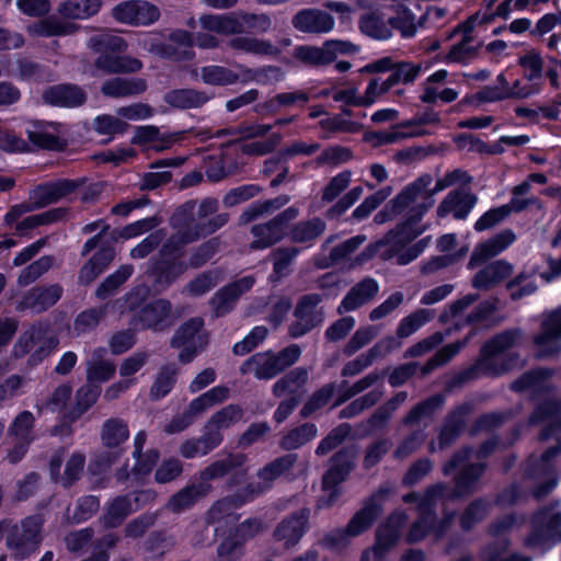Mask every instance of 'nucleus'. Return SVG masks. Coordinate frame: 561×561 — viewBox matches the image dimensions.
Returning <instances> with one entry per match:
<instances>
[{
  "label": "nucleus",
  "instance_id": "2f4dec72",
  "mask_svg": "<svg viewBox=\"0 0 561 561\" xmlns=\"http://www.w3.org/2000/svg\"><path fill=\"white\" fill-rule=\"evenodd\" d=\"M102 8V0H62L57 12L65 21H84L96 15Z\"/></svg>",
  "mask_w": 561,
  "mask_h": 561
},
{
  "label": "nucleus",
  "instance_id": "f03ea898",
  "mask_svg": "<svg viewBox=\"0 0 561 561\" xmlns=\"http://www.w3.org/2000/svg\"><path fill=\"white\" fill-rule=\"evenodd\" d=\"M89 48L101 53L95 61V67L106 73L136 72L141 69V62L131 57L116 56L127 48L126 42L118 35L102 32L92 36L88 42Z\"/></svg>",
  "mask_w": 561,
  "mask_h": 561
},
{
  "label": "nucleus",
  "instance_id": "a18cd8bd",
  "mask_svg": "<svg viewBox=\"0 0 561 561\" xmlns=\"http://www.w3.org/2000/svg\"><path fill=\"white\" fill-rule=\"evenodd\" d=\"M146 89V82L142 79H123L116 78L106 81L102 85L104 95L112 98H123L138 94Z\"/></svg>",
  "mask_w": 561,
  "mask_h": 561
},
{
  "label": "nucleus",
  "instance_id": "de8ad7c7",
  "mask_svg": "<svg viewBox=\"0 0 561 561\" xmlns=\"http://www.w3.org/2000/svg\"><path fill=\"white\" fill-rule=\"evenodd\" d=\"M442 493V486H436L430 490L425 496V500L420 505V511L422 516L419 522H416L408 534V541L415 542L425 537L428 531V523L432 520V516L426 512L427 507L432 504L435 496Z\"/></svg>",
  "mask_w": 561,
  "mask_h": 561
},
{
  "label": "nucleus",
  "instance_id": "f8f14e48",
  "mask_svg": "<svg viewBox=\"0 0 561 561\" xmlns=\"http://www.w3.org/2000/svg\"><path fill=\"white\" fill-rule=\"evenodd\" d=\"M405 516L401 513L393 514L382 524L376 534V542L371 550L364 552L362 561H385L387 553L397 543Z\"/></svg>",
  "mask_w": 561,
  "mask_h": 561
},
{
  "label": "nucleus",
  "instance_id": "20e7f679",
  "mask_svg": "<svg viewBox=\"0 0 561 561\" xmlns=\"http://www.w3.org/2000/svg\"><path fill=\"white\" fill-rule=\"evenodd\" d=\"M77 188L78 183L71 180H58L38 185L30 192L28 202L11 207L4 216V221L11 226L24 214L67 198Z\"/></svg>",
  "mask_w": 561,
  "mask_h": 561
},
{
  "label": "nucleus",
  "instance_id": "79ce46f5",
  "mask_svg": "<svg viewBox=\"0 0 561 561\" xmlns=\"http://www.w3.org/2000/svg\"><path fill=\"white\" fill-rule=\"evenodd\" d=\"M106 351L98 348L92 353L91 359L87 364V377L90 382H104L110 380L115 374V365L111 360H104Z\"/></svg>",
  "mask_w": 561,
  "mask_h": 561
},
{
  "label": "nucleus",
  "instance_id": "cd10ccee",
  "mask_svg": "<svg viewBox=\"0 0 561 561\" xmlns=\"http://www.w3.org/2000/svg\"><path fill=\"white\" fill-rule=\"evenodd\" d=\"M229 397V389L225 386H217L203 393L198 398L194 399L187 411L184 414V419L186 420L181 426H176L174 430L181 431L185 428L192 420L202 414L204 411L210 409L215 404L221 403L227 400Z\"/></svg>",
  "mask_w": 561,
  "mask_h": 561
},
{
  "label": "nucleus",
  "instance_id": "dca6fc26",
  "mask_svg": "<svg viewBox=\"0 0 561 561\" xmlns=\"http://www.w3.org/2000/svg\"><path fill=\"white\" fill-rule=\"evenodd\" d=\"M297 215L298 210L295 207H289L271 222L253 227L254 240L251 248L265 249L279 241L285 234L286 222L295 219Z\"/></svg>",
  "mask_w": 561,
  "mask_h": 561
},
{
  "label": "nucleus",
  "instance_id": "6e6552de",
  "mask_svg": "<svg viewBox=\"0 0 561 561\" xmlns=\"http://www.w3.org/2000/svg\"><path fill=\"white\" fill-rule=\"evenodd\" d=\"M522 337L519 330H511L496 335L482 348L479 368L486 375H500L512 368L511 364L502 363L504 353L517 344Z\"/></svg>",
  "mask_w": 561,
  "mask_h": 561
},
{
  "label": "nucleus",
  "instance_id": "4c0bfd02",
  "mask_svg": "<svg viewBox=\"0 0 561 561\" xmlns=\"http://www.w3.org/2000/svg\"><path fill=\"white\" fill-rule=\"evenodd\" d=\"M62 454L55 455L51 458L50 474L54 480L60 481L64 485H69L80 477L84 466V457L81 454L71 455L66 462L64 474L60 476Z\"/></svg>",
  "mask_w": 561,
  "mask_h": 561
},
{
  "label": "nucleus",
  "instance_id": "4d7b16f0",
  "mask_svg": "<svg viewBox=\"0 0 561 561\" xmlns=\"http://www.w3.org/2000/svg\"><path fill=\"white\" fill-rule=\"evenodd\" d=\"M204 83L211 85H228L238 80V75L221 66H207L201 70Z\"/></svg>",
  "mask_w": 561,
  "mask_h": 561
},
{
  "label": "nucleus",
  "instance_id": "393cba45",
  "mask_svg": "<svg viewBox=\"0 0 561 561\" xmlns=\"http://www.w3.org/2000/svg\"><path fill=\"white\" fill-rule=\"evenodd\" d=\"M79 26L55 15L30 23L26 32L31 37L68 36L75 34Z\"/></svg>",
  "mask_w": 561,
  "mask_h": 561
},
{
  "label": "nucleus",
  "instance_id": "473e14b6",
  "mask_svg": "<svg viewBox=\"0 0 561 561\" xmlns=\"http://www.w3.org/2000/svg\"><path fill=\"white\" fill-rule=\"evenodd\" d=\"M398 346V342L394 337L389 336L377 342L367 353L362 354L356 359L345 365L343 369L344 375H356L364 368L373 364V362L386 355L391 350Z\"/></svg>",
  "mask_w": 561,
  "mask_h": 561
},
{
  "label": "nucleus",
  "instance_id": "680f3d73",
  "mask_svg": "<svg viewBox=\"0 0 561 561\" xmlns=\"http://www.w3.org/2000/svg\"><path fill=\"white\" fill-rule=\"evenodd\" d=\"M129 436L126 424L118 420H110L103 425L102 440L107 447H116Z\"/></svg>",
  "mask_w": 561,
  "mask_h": 561
},
{
  "label": "nucleus",
  "instance_id": "052dcab7",
  "mask_svg": "<svg viewBox=\"0 0 561 561\" xmlns=\"http://www.w3.org/2000/svg\"><path fill=\"white\" fill-rule=\"evenodd\" d=\"M317 427L313 424H304L302 426L290 431L282 439L284 449H296L317 436Z\"/></svg>",
  "mask_w": 561,
  "mask_h": 561
},
{
  "label": "nucleus",
  "instance_id": "c03bdc74",
  "mask_svg": "<svg viewBox=\"0 0 561 561\" xmlns=\"http://www.w3.org/2000/svg\"><path fill=\"white\" fill-rule=\"evenodd\" d=\"M540 90V82L534 81L530 78L524 76L522 79H517L511 85L493 94H485V101H497L506 98H527L531 94L537 93Z\"/></svg>",
  "mask_w": 561,
  "mask_h": 561
},
{
  "label": "nucleus",
  "instance_id": "9b49d317",
  "mask_svg": "<svg viewBox=\"0 0 561 561\" xmlns=\"http://www.w3.org/2000/svg\"><path fill=\"white\" fill-rule=\"evenodd\" d=\"M561 527V514L556 506L539 511L531 520V531L526 538L528 547H550Z\"/></svg>",
  "mask_w": 561,
  "mask_h": 561
},
{
  "label": "nucleus",
  "instance_id": "39448f33",
  "mask_svg": "<svg viewBox=\"0 0 561 561\" xmlns=\"http://www.w3.org/2000/svg\"><path fill=\"white\" fill-rule=\"evenodd\" d=\"M199 21L204 30L222 35L241 33L245 30L264 32L271 26L268 16L263 14H208L203 15Z\"/></svg>",
  "mask_w": 561,
  "mask_h": 561
},
{
  "label": "nucleus",
  "instance_id": "a19ab883",
  "mask_svg": "<svg viewBox=\"0 0 561 561\" xmlns=\"http://www.w3.org/2000/svg\"><path fill=\"white\" fill-rule=\"evenodd\" d=\"M171 306L167 300H156L141 309L138 319L134 322L136 328L158 329L169 317Z\"/></svg>",
  "mask_w": 561,
  "mask_h": 561
},
{
  "label": "nucleus",
  "instance_id": "423d86ee",
  "mask_svg": "<svg viewBox=\"0 0 561 561\" xmlns=\"http://www.w3.org/2000/svg\"><path fill=\"white\" fill-rule=\"evenodd\" d=\"M360 31L375 38L388 39L392 36V28L398 30L403 37H412L416 33L415 15L409 10H402V16L391 15L385 21L377 12L362 16Z\"/></svg>",
  "mask_w": 561,
  "mask_h": 561
},
{
  "label": "nucleus",
  "instance_id": "ea45409f",
  "mask_svg": "<svg viewBox=\"0 0 561 561\" xmlns=\"http://www.w3.org/2000/svg\"><path fill=\"white\" fill-rule=\"evenodd\" d=\"M62 288L59 285H51L45 288H33L25 296L22 306L36 312L46 310L55 305L61 297Z\"/></svg>",
  "mask_w": 561,
  "mask_h": 561
},
{
  "label": "nucleus",
  "instance_id": "b1692460",
  "mask_svg": "<svg viewBox=\"0 0 561 561\" xmlns=\"http://www.w3.org/2000/svg\"><path fill=\"white\" fill-rule=\"evenodd\" d=\"M87 95L82 89L72 84H57L43 92L45 103L60 107H76L84 103Z\"/></svg>",
  "mask_w": 561,
  "mask_h": 561
},
{
  "label": "nucleus",
  "instance_id": "0eeeda50",
  "mask_svg": "<svg viewBox=\"0 0 561 561\" xmlns=\"http://www.w3.org/2000/svg\"><path fill=\"white\" fill-rule=\"evenodd\" d=\"M42 522L38 517H30L21 526L0 524V538L5 537L9 549L18 559L32 553L39 542Z\"/></svg>",
  "mask_w": 561,
  "mask_h": 561
},
{
  "label": "nucleus",
  "instance_id": "4468645a",
  "mask_svg": "<svg viewBox=\"0 0 561 561\" xmlns=\"http://www.w3.org/2000/svg\"><path fill=\"white\" fill-rule=\"evenodd\" d=\"M112 16L119 23L146 26L154 23L159 16V9L146 1H124L112 9Z\"/></svg>",
  "mask_w": 561,
  "mask_h": 561
},
{
  "label": "nucleus",
  "instance_id": "774afa93",
  "mask_svg": "<svg viewBox=\"0 0 561 561\" xmlns=\"http://www.w3.org/2000/svg\"><path fill=\"white\" fill-rule=\"evenodd\" d=\"M207 489L196 488L194 485L175 494L169 502V507L173 512H180L191 506L199 496L205 494Z\"/></svg>",
  "mask_w": 561,
  "mask_h": 561
},
{
  "label": "nucleus",
  "instance_id": "a878e982",
  "mask_svg": "<svg viewBox=\"0 0 561 561\" xmlns=\"http://www.w3.org/2000/svg\"><path fill=\"white\" fill-rule=\"evenodd\" d=\"M515 240V234L510 230H504L488 241L480 243L473 251L468 267L474 268L488 259L497 255L511 245Z\"/></svg>",
  "mask_w": 561,
  "mask_h": 561
},
{
  "label": "nucleus",
  "instance_id": "aec40b11",
  "mask_svg": "<svg viewBox=\"0 0 561 561\" xmlns=\"http://www.w3.org/2000/svg\"><path fill=\"white\" fill-rule=\"evenodd\" d=\"M438 122L439 117L436 113L426 112L414 119L407 121L401 126L376 133L374 136L375 142L378 145L393 144L407 137L420 136L423 134V130H421L419 126L426 124H437Z\"/></svg>",
  "mask_w": 561,
  "mask_h": 561
},
{
  "label": "nucleus",
  "instance_id": "e2e57ef3",
  "mask_svg": "<svg viewBox=\"0 0 561 561\" xmlns=\"http://www.w3.org/2000/svg\"><path fill=\"white\" fill-rule=\"evenodd\" d=\"M134 268L131 265L121 266L114 274L108 276L98 288L96 296L105 299L111 296L124 282H126L133 274Z\"/></svg>",
  "mask_w": 561,
  "mask_h": 561
},
{
  "label": "nucleus",
  "instance_id": "4be33fe9",
  "mask_svg": "<svg viewBox=\"0 0 561 561\" xmlns=\"http://www.w3.org/2000/svg\"><path fill=\"white\" fill-rule=\"evenodd\" d=\"M56 345L57 341L48 334L47 330L43 329L42 327L32 328L19 340L18 344L15 345V353L18 355H23L28 352H34V354L42 357L54 350Z\"/></svg>",
  "mask_w": 561,
  "mask_h": 561
},
{
  "label": "nucleus",
  "instance_id": "c85d7f7f",
  "mask_svg": "<svg viewBox=\"0 0 561 561\" xmlns=\"http://www.w3.org/2000/svg\"><path fill=\"white\" fill-rule=\"evenodd\" d=\"M477 203V197L465 191L450 192L437 208L439 217L453 215L457 219H465Z\"/></svg>",
  "mask_w": 561,
  "mask_h": 561
},
{
  "label": "nucleus",
  "instance_id": "6ab92c4d",
  "mask_svg": "<svg viewBox=\"0 0 561 561\" xmlns=\"http://www.w3.org/2000/svg\"><path fill=\"white\" fill-rule=\"evenodd\" d=\"M30 141L39 148L58 150L65 145L61 125L48 122H31L25 126Z\"/></svg>",
  "mask_w": 561,
  "mask_h": 561
},
{
  "label": "nucleus",
  "instance_id": "bf43d9fd",
  "mask_svg": "<svg viewBox=\"0 0 561 561\" xmlns=\"http://www.w3.org/2000/svg\"><path fill=\"white\" fill-rule=\"evenodd\" d=\"M64 216L65 210L61 208H56L42 214L28 216L16 225V233L24 234L30 229L57 221Z\"/></svg>",
  "mask_w": 561,
  "mask_h": 561
},
{
  "label": "nucleus",
  "instance_id": "49530a36",
  "mask_svg": "<svg viewBox=\"0 0 561 561\" xmlns=\"http://www.w3.org/2000/svg\"><path fill=\"white\" fill-rule=\"evenodd\" d=\"M221 440V434L207 430L203 438L184 443L181 447V454L186 458L204 456L217 447Z\"/></svg>",
  "mask_w": 561,
  "mask_h": 561
},
{
  "label": "nucleus",
  "instance_id": "72a5a7b5",
  "mask_svg": "<svg viewBox=\"0 0 561 561\" xmlns=\"http://www.w3.org/2000/svg\"><path fill=\"white\" fill-rule=\"evenodd\" d=\"M352 466L353 455L351 453H339L333 459V463L323 477V490L330 492L327 505L332 503L335 486L345 479Z\"/></svg>",
  "mask_w": 561,
  "mask_h": 561
},
{
  "label": "nucleus",
  "instance_id": "6e6d98bb",
  "mask_svg": "<svg viewBox=\"0 0 561 561\" xmlns=\"http://www.w3.org/2000/svg\"><path fill=\"white\" fill-rule=\"evenodd\" d=\"M242 410L234 405H229L221 411L214 414L207 425V430L211 432H218L224 428H228L231 425L238 423L242 419Z\"/></svg>",
  "mask_w": 561,
  "mask_h": 561
},
{
  "label": "nucleus",
  "instance_id": "5701e85b",
  "mask_svg": "<svg viewBox=\"0 0 561 561\" xmlns=\"http://www.w3.org/2000/svg\"><path fill=\"white\" fill-rule=\"evenodd\" d=\"M320 302V297L316 294L302 297L296 308L295 316L297 321L290 327V335L298 337L311 330L320 318L316 312V307Z\"/></svg>",
  "mask_w": 561,
  "mask_h": 561
},
{
  "label": "nucleus",
  "instance_id": "f257e3e1",
  "mask_svg": "<svg viewBox=\"0 0 561 561\" xmlns=\"http://www.w3.org/2000/svg\"><path fill=\"white\" fill-rule=\"evenodd\" d=\"M460 175L461 172L456 171L432 187L433 179L426 174L419 178L398 195L394 201L396 206L399 208L411 207L413 214L396 231L390 232L385 239L376 243V252L380 257L394 260L399 265H407L423 252L428 238L412 247H408V244L425 230V227L420 225V220L424 213L433 206V195L455 183Z\"/></svg>",
  "mask_w": 561,
  "mask_h": 561
},
{
  "label": "nucleus",
  "instance_id": "69168bd1",
  "mask_svg": "<svg viewBox=\"0 0 561 561\" xmlns=\"http://www.w3.org/2000/svg\"><path fill=\"white\" fill-rule=\"evenodd\" d=\"M131 142L154 150H161L164 148L162 144L163 138L159 129L150 125L137 127L135 130V135L131 139Z\"/></svg>",
  "mask_w": 561,
  "mask_h": 561
},
{
  "label": "nucleus",
  "instance_id": "864d4df0",
  "mask_svg": "<svg viewBox=\"0 0 561 561\" xmlns=\"http://www.w3.org/2000/svg\"><path fill=\"white\" fill-rule=\"evenodd\" d=\"M229 45L233 49L253 55L274 56L278 53L277 48L270 42L252 37H237L231 39Z\"/></svg>",
  "mask_w": 561,
  "mask_h": 561
},
{
  "label": "nucleus",
  "instance_id": "f704fd0d",
  "mask_svg": "<svg viewBox=\"0 0 561 561\" xmlns=\"http://www.w3.org/2000/svg\"><path fill=\"white\" fill-rule=\"evenodd\" d=\"M240 370L242 374H253L259 379H271L280 371L275 354L271 352L253 355L242 364Z\"/></svg>",
  "mask_w": 561,
  "mask_h": 561
},
{
  "label": "nucleus",
  "instance_id": "7c9ffc66",
  "mask_svg": "<svg viewBox=\"0 0 561 561\" xmlns=\"http://www.w3.org/2000/svg\"><path fill=\"white\" fill-rule=\"evenodd\" d=\"M293 23L297 30L309 33H328L334 27L333 18L316 9L299 12Z\"/></svg>",
  "mask_w": 561,
  "mask_h": 561
},
{
  "label": "nucleus",
  "instance_id": "603ef678",
  "mask_svg": "<svg viewBox=\"0 0 561 561\" xmlns=\"http://www.w3.org/2000/svg\"><path fill=\"white\" fill-rule=\"evenodd\" d=\"M217 208L218 202L213 198H206L199 204L197 216L198 221L202 225L201 232L203 234L211 233L227 222L228 218L226 215H218L207 224L205 222L206 217L214 214Z\"/></svg>",
  "mask_w": 561,
  "mask_h": 561
},
{
  "label": "nucleus",
  "instance_id": "c9c22d12",
  "mask_svg": "<svg viewBox=\"0 0 561 561\" xmlns=\"http://www.w3.org/2000/svg\"><path fill=\"white\" fill-rule=\"evenodd\" d=\"M254 284V279L245 276L219 290L213 298V305L217 314H224L234 304L240 295L248 291Z\"/></svg>",
  "mask_w": 561,
  "mask_h": 561
},
{
  "label": "nucleus",
  "instance_id": "1a4fd4ad",
  "mask_svg": "<svg viewBox=\"0 0 561 561\" xmlns=\"http://www.w3.org/2000/svg\"><path fill=\"white\" fill-rule=\"evenodd\" d=\"M538 357L552 356L561 350V307L540 316V332L534 337Z\"/></svg>",
  "mask_w": 561,
  "mask_h": 561
},
{
  "label": "nucleus",
  "instance_id": "09e8293b",
  "mask_svg": "<svg viewBox=\"0 0 561 561\" xmlns=\"http://www.w3.org/2000/svg\"><path fill=\"white\" fill-rule=\"evenodd\" d=\"M208 99L205 93L191 89L174 90L165 95V102L179 108L198 107Z\"/></svg>",
  "mask_w": 561,
  "mask_h": 561
},
{
  "label": "nucleus",
  "instance_id": "ddd939ff",
  "mask_svg": "<svg viewBox=\"0 0 561 561\" xmlns=\"http://www.w3.org/2000/svg\"><path fill=\"white\" fill-rule=\"evenodd\" d=\"M494 443L485 444L477 454L472 450H465L463 455H456L454 459L445 467V472L449 473L455 469L460 470V476L457 480V489L463 492L469 489V485L480 477L483 471V466L480 463H471L473 458H481L486 456Z\"/></svg>",
  "mask_w": 561,
  "mask_h": 561
},
{
  "label": "nucleus",
  "instance_id": "9d476101",
  "mask_svg": "<svg viewBox=\"0 0 561 561\" xmlns=\"http://www.w3.org/2000/svg\"><path fill=\"white\" fill-rule=\"evenodd\" d=\"M203 320L193 318L185 322L175 333L172 345L180 348V360L188 363L207 344L206 335L203 331Z\"/></svg>",
  "mask_w": 561,
  "mask_h": 561
},
{
  "label": "nucleus",
  "instance_id": "2eb2a0df",
  "mask_svg": "<svg viewBox=\"0 0 561 561\" xmlns=\"http://www.w3.org/2000/svg\"><path fill=\"white\" fill-rule=\"evenodd\" d=\"M379 514V507L369 505L358 512L347 525L345 530H336L327 535L321 545L329 549H340L346 545L347 536H357L367 529Z\"/></svg>",
  "mask_w": 561,
  "mask_h": 561
},
{
  "label": "nucleus",
  "instance_id": "412c9836",
  "mask_svg": "<svg viewBox=\"0 0 561 561\" xmlns=\"http://www.w3.org/2000/svg\"><path fill=\"white\" fill-rule=\"evenodd\" d=\"M144 46L151 53L165 56L175 57L176 59L191 58L192 37L185 31L174 32L170 37L168 45H160L156 43V37H146Z\"/></svg>",
  "mask_w": 561,
  "mask_h": 561
},
{
  "label": "nucleus",
  "instance_id": "58836bf2",
  "mask_svg": "<svg viewBox=\"0 0 561 561\" xmlns=\"http://www.w3.org/2000/svg\"><path fill=\"white\" fill-rule=\"evenodd\" d=\"M378 284L371 278L364 279L356 286L342 300L339 311L348 312L353 311L362 305L368 302L378 293Z\"/></svg>",
  "mask_w": 561,
  "mask_h": 561
},
{
  "label": "nucleus",
  "instance_id": "e433bc0d",
  "mask_svg": "<svg viewBox=\"0 0 561 561\" xmlns=\"http://www.w3.org/2000/svg\"><path fill=\"white\" fill-rule=\"evenodd\" d=\"M307 522L308 514L305 511L293 515L278 525L275 530V538L283 541L286 547L295 546L304 536Z\"/></svg>",
  "mask_w": 561,
  "mask_h": 561
},
{
  "label": "nucleus",
  "instance_id": "8fccbe9b",
  "mask_svg": "<svg viewBox=\"0 0 561 561\" xmlns=\"http://www.w3.org/2000/svg\"><path fill=\"white\" fill-rule=\"evenodd\" d=\"M139 496L131 501L130 496L115 499L104 517V524L108 527L118 525L129 513L138 508Z\"/></svg>",
  "mask_w": 561,
  "mask_h": 561
},
{
  "label": "nucleus",
  "instance_id": "13d9d810",
  "mask_svg": "<svg viewBox=\"0 0 561 561\" xmlns=\"http://www.w3.org/2000/svg\"><path fill=\"white\" fill-rule=\"evenodd\" d=\"M146 442V434L144 432H139L135 437V457L137 458V465L135 469L133 470V474L136 480L139 479L140 476L148 474L153 465L158 460V454L157 451H150L148 455H146L145 459L139 458V454L144 447V444Z\"/></svg>",
  "mask_w": 561,
  "mask_h": 561
},
{
  "label": "nucleus",
  "instance_id": "7ed1b4c3",
  "mask_svg": "<svg viewBox=\"0 0 561 561\" xmlns=\"http://www.w3.org/2000/svg\"><path fill=\"white\" fill-rule=\"evenodd\" d=\"M296 460V455H286L265 466L257 473L259 485L255 490H251L250 493L238 501H219L210 508L208 513L209 519L213 523L220 522L221 519H227L229 522L234 520L236 516L231 513L232 508H236L237 506L252 499L253 495L259 494L265 489H268L275 479L287 472L294 466Z\"/></svg>",
  "mask_w": 561,
  "mask_h": 561
},
{
  "label": "nucleus",
  "instance_id": "0e129e2a",
  "mask_svg": "<svg viewBox=\"0 0 561 561\" xmlns=\"http://www.w3.org/2000/svg\"><path fill=\"white\" fill-rule=\"evenodd\" d=\"M432 318V312L426 309H420L403 318L397 329L399 337H408L417 331Z\"/></svg>",
  "mask_w": 561,
  "mask_h": 561
},
{
  "label": "nucleus",
  "instance_id": "c756f323",
  "mask_svg": "<svg viewBox=\"0 0 561 561\" xmlns=\"http://www.w3.org/2000/svg\"><path fill=\"white\" fill-rule=\"evenodd\" d=\"M33 425V415L30 412H22L14 420L10 436L16 445L14 450L8 457L11 462L19 461L25 454L26 447L31 440L30 431Z\"/></svg>",
  "mask_w": 561,
  "mask_h": 561
},
{
  "label": "nucleus",
  "instance_id": "a211bd4d",
  "mask_svg": "<svg viewBox=\"0 0 561 561\" xmlns=\"http://www.w3.org/2000/svg\"><path fill=\"white\" fill-rule=\"evenodd\" d=\"M148 356L146 353H134L129 357L125 358L119 365L121 380L108 387L104 393L107 400L117 398L122 392L136 385L138 379L136 374L147 363Z\"/></svg>",
  "mask_w": 561,
  "mask_h": 561
},
{
  "label": "nucleus",
  "instance_id": "f3484780",
  "mask_svg": "<svg viewBox=\"0 0 561 561\" xmlns=\"http://www.w3.org/2000/svg\"><path fill=\"white\" fill-rule=\"evenodd\" d=\"M357 50V47L350 42L332 39L327 41L322 47H299L296 55L305 61L324 65L331 62L337 55L353 54Z\"/></svg>",
  "mask_w": 561,
  "mask_h": 561
},
{
  "label": "nucleus",
  "instance_id": "37998d69",
  "mask_svg": "<svg viewBox=\"0 0 561 561\" xmlns=\"http://www.w3.org/2000/svg\"><path fill=\"white\" fill-rule=\"evenodd\" d=\"M511 272L512 266L508 263L504 261H496L480 271L474 276L472 285L477 289H486L507 277Z\"/></svg>",
  "mask_w": 561,
  "mask_h": 561
},
{
  "label": "nucleus",
  "instance_id": "3c124183",
  "mask_svg": "<svg viewBox=\"0 0 561 561\" xmlns=\"http://www.w3.org/2000/svg\"><path fill=\"white\" fill-rule=\"evenodd\" d=\"M307 379L308 371L304 368H296L274 385V394L282 397L298 393Z\"/></svg>",
  "mask_w": 561,
  "mask_h": 561
},
{
  "label": "nucleus",
  "instance_id": "338daca9",
  "mask_svg": "<svg viewBox=\"0 0 561 561\" xmlns=\"http://www.w3.org/2000/svg\"><path fill=\"white\" fill-rule=\"evenodd\" d=\"M176 369L173 366L163 367L158 374L151 388V396L156 399L167 396L175 382Z\"/></svg>",
  "mask_w": 561,
  "mask_h": 561
},
{
  "label": "nucleus",
  "instance_id": "bb28decb",
  "mask_svg": "<svg viewBox=\"0 0 561 561\" xmlns=\"http://www.w3.org/2000/svg\"><path fill=\"white\" fill-rule=\"evenodd\" d=\"M515 240V234L510 230H504L488 241L480 243L473 251L468 267L474 268L488 259L497 255L511 245Z\"/></svg>",
  "mask_w": 561,
  "mask_h": 561
},
{
  "label": "nucleus",
  "instance_id": "5fc2aeb1",
  "mask_svg": "<svg viewBox=\"0 0 561 561\" xmlns=\"http://www.w3.org/2000/svg\"><path fill=\"white\" fill-rule=\"evenodd\" d=\"M128 125L121 117L103 114L99 115L93 121V128L99 135L108 136L112 140L116 135H122L126 131Z\"/></svg>",
  "mask_w": 561,
  "mask_h": 561
}]
</instances>
